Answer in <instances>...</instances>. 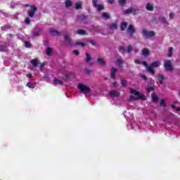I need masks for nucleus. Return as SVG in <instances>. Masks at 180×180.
Instances as JSON below:
<instances>
[{"mask_svg": "<svg viewBox=\"0 0 180 180\" xmlns=\"http://www.w3.org/2000/svg\"><path fill=\"white\" fill-rule=\"evenodd\" d=\"M129 90H130V94H131L136 96H130V101H137L139 100L145 101L146 99L145 96L141 94L139 91H136L134 89L129 88Z\"/></svg>", "mask_w": 180, "mask_h": 180, "instance_id": "1", "label": "nucleus"}, {"mask_svg": "<svg viewBox=\"0 0 180 180\" xmlns=\"http://www.w3.org/2000/svg\"><path fill=\"white\" fill-rule=\"evenodd\" d=\"M97 60H98V63H99V64H101V65L102 66H105L106 64V61L101 58H98Z\"/></svg>", "mask_w": 180, "mask_h": 180, "instance_id": "19", "label": "nucleus"}, {"mask_svg": "<svg viewBox=\"0 0 180 180\" xmlns=\"http://www.w3.org/2000/svg\"><path fill=\"white\" fill-rule=\"evenodd\" d=\"M174 13H169V18H170V20L174 19Z\"/></svg>", "mask_w": 180, "mask_h": 180, "instance_id": "48", "label": "nucleus"}, {"mask_svg": "<svg viewBox=\"0 0 180 180\" xmlns=\"http://www.w3.org/2000/svg\"><path fill=\"white\" fill-rule=\"evenodd\" d=\"M120 5L124 6L127 4V0H119Z\"/></svg>", "mask_w": 180, "mask_h": 180, "instance_id": "36", "label": "nucleus"}, {"mask_svg": "<svg viewBox=\"0 0 180 180\" xmlns=\"http://www.w3.org/2000/svg\"><path fill=\"white\" fill-rule=\"evenodd\" d=\"M39 37V31L33 32L32 39H34L35 37Z\"/></svg>", "mask_w": 180, "mask_h": 180, "instance_id": "32", "label": "nucleus"}, {"mask_svg": "<svg viewBox=\"0 0 180 180\" xmlns=\"http://www.w3.org/2000/svg\"><path fill=\"white\" fill-rule=\"evenodd\" d=\"M65 41L68 42L70 46H74V43L72 41L71 39H70L69 35H65Z\"/></svg>", "mask_w": 180, "mask_h": 180, "instance_id": "12", "label": "nucleus"}, {"mask_svg": "<svg viewBox=\"0 0 180 180\" xmlns=\"http://www.w3.org/2000/svg\"><path fill=\"white\" fill-rule=\"evenodd\" d=\"M30 64L32 65L33 67L34 68H37L38 66V65L40 63L39 61H38V59L36 58V59H32L30 60Z\"/></svg>", "mask_w": 180, "mask_h": 180, "instance_id": "14", "label": "nucleus"}, {"mask_svg": "<svg viewBox=\"0 0 180 180\" xmlns=\"http://www.w3.org/2000/svg\"><path fill=\"white\" fill-rule=\"evenodd\" d=\"M110 96H111V97H120V96L121 95V94L119 91H111L109 93Z\"/></svg>", "mask_w": 180, "mask_h": 180, "instance_id": "10", "label": "nucleus"}, {"mask_svg": "<svg viewBox=\"0 0 180 180\" xmlns=\"http://www.w3.org/2000/svg\"><path fill=\"white\" fill-rule=\"evenodd\" d=\"M25 24H27V25H29V24L30 23V19L29 17H27V18H25Z\"/></svg>", "mask_w": 180, "mask_h": 180, "instance_id": "42", "label": "nucleus"}, {"mask_svg": "<svg viewBox=\"0 0 180 180\" xmlns=\"http://www.w3.org/2000/svg\"><path fill=\"white\" fill-rule=\"evenodd\" d=\"M77 34L79 35H87L86 31L85 30H77Z\"/></svg>", "mask_w": 180, "mask_h": 180, "instance_id": "25", "label": "nucleus"}, {"mask_svg": "<svg viewBox=\"0 0 180 180\" xmlns=\"http://www.w3.org/2000/svg\"><path fill=\"white\" fill-rule=\"evenodd\" d=\"M123 63V61L121 60V59H118V60H117V61H116V64H117V65H122Z\"/></svg>", "mask_w": 180, "mask_h": 180, "instance_id": "43", "label": "nucleus"}, {"mask_svg": "<svg viewBox=\"0 0 180 180\" xmlns=\"http://www.w3.org/2000/svg\"><path fill=\"white\" fill-rule=\"evenodd\" d=\"M141 78L146 80V79H147V76H146L145 75H141Z\"/></svg>", "mask_w": 180, "mask_h": 180, "instance_id": "51", "label": "nucleus"}, {"mask_svg": "<svg viewBox=\"0 0 180 180\" xmlns=\"http://www.w3.org/2000/svg\"><path fill=\"white\" fill-rule=\"evenodd\" d=\"M98 0H91V4L94 8H96L98 12L104 10V6L103 4H98Z\"/></svg>", "mask_w": 180, "mask_h": 180, "instance_id": "3", "label": "nucleus"}, {"mask_svg": "<svg viewBox=\"0 0 180 180\" xmlns=\"http://www.w3.org/2000/svg\"><path fill=\"white\" fill-rule=\"evenodd\" d=\"M89 16L85 15H81L78 16V20L80 22H84V24H87L88 22L86 21L88 20Z\"/></svg>", "mask_w": 180, "mask_h": 180, "instance_id": "8", "label": "nucleus"}, {"mask_svg": "<svg viewBox=\"0 0 180 180\" xmlns=\"http://www.w3.org/2000/svg\"><path fill=\"white\" fill-rule=\"evenodd\" d=\"M31 10L27 11L28 16L33 18L35 15V12L37 11V8L34 5L30 6Z\"/></svg>", "mask_w": 180, "mask_h": 180, "instance_id": "7", "label": "nucleus"}, {"mask_svg": "<svg viewBox=\"0 0 180 180\" xmlns=\"http://www.w3.org/2000/svg\"><path fill=\"white\" fill-rule=\"evenodd\" d=\"M127 32H129L130 35H132L135 33V28L132 25L128 26Z\"/></svg>", "mask_w": 180, "mask_h": 180, "instance_id": "13", "label": "nucleus"}, {"mask_svg": "<svg viewBox=\"0 0 180 180\" xmlns=\"http://www.w3.org/2000/svg\"><path fill=\"white\" fill-rule=\"evenodd\" d=\"M160 105H161L162 107H166V104L165 103L164 99H162L161 101H160Z\"/></svg>", "mask_w": 180, "mask_h": 180, "instance_id": "40", "label": "nucleus"}, {"mask_svg": "<svg viewBox=\"0 0 180 180\" xmlns=\"http://www.w3.org/2000/svg\"><path fill=\"white\" fill-rule=\"evenodd\" d=\"M146 91H148V93H150L151 91H154V88L153 86H148L146 87Z\"/></svg>", "mask_w": 180, "mask_h": 180, "instance_id": "31", "label": "nucleus"}, {"mask_svg": "<svg viewBox=\"0 0 180 180\" xmlns=\"http://www.w3.org/2000/svg\"><path fill=\"white\" fill-rule=\"evenodd\" d=\"M6 51H8V49H6V45H0V51L6 52Z\"/></svg>", "mask_w": 180, "mask_h": 180, "instance_id": "30", "label": "nucleus"}, {"mask_svg": "<svg viewBox=\"0 0 180 180\" xmlns=\"http://www.w3.org/2000/svg\"><path fill=\"white\" fill-rule=\"evenodd\" d=\"M127 27V22H122L120 24V30L124 32L125 29Z\"/></svg>", "mask_w": 180, "mask_h": 180, "instance_id": "18", "label": "nucleus"}, {"mask_svg": "<svg viewBox=\"0 0 180 180\" xmlns=\"http://www.w3.org/2000/svg\"><path fill=\"white\" fill-rule=\"evenodd\" d=\"M143 35L146 39L153 37L155 35V32L153 31L148 32L147 30H143Z\"/></svg>", "mask_w": 180, "mask_h": 180, "instance_id": "6", "label": "nucleus"}, {"mask_svg": "<svg viewBox=\"0 0 180 180\" xmlns=\"http://www.w3.org/2000/svg\"><path fill=\"white\" fill-rule=\"evenodd\" d=\"M75 45H81V46H82V47L85 46V44L82 43V42H77V44H75Z\"/></svg>", "mask_w": 180, "mask_h": 180, "instance_id": "45", "label": "nucleus"}, {"mask_svg": "<svg viewBox=\"0 0 180 180\" xmlns=\"http://www.w3.org/2000/svg\"><path fill=\"white\" fill-rule=\"evenodd\" d=\"M102 18L105 20H109L110 18V15L108 13L103 12L102 13Z\"/></svg>", "mask_w": 180, "mask_h": 180, "instance_id": "24", "label": "nucleus"}, {"mask_svg": "<svg viewBox=\"0 0 180 180\" xmlns=\"http://www.w3.org/2000/svg\"><path fill=\"white\" fill-rule=\"evenodd\" d=\"M133 50L131 45H128L127 50L125 51V53H130L131 51Z\"/></svg>", "mask_w": 180, "mask_h": 180, "instance_id": "34", "label": "nucleus"}, {"mask_svg": "<svg viewBox=\"0 0 180 180\" xmlns=\"http://www.w3.org/2000/svg\"><path fill=\"white\" fill-rule=\"evenodd\" d=\"M179 95H180V91L179 92Z\"/></svg>", "mask_w": 180, "mask_h": 180, "instance_id": "61", "label": "nucleus"}, {"mask_svg": "<svg viewBox=\"0 0 180 180\" xmlns=\"http://www.w3.org/2000/svg\"><path fill=\"white\" fill-rule=\"evenodd\" d=\"M73 54H75V56H79V51L77 50H75V51H73Z\"/></svg>", "mask_w": 180, "mask_h": 180, "instance_id": "47", "label": "nucleus"}, {"mask_svg": "<svg viewBox=\"0 0 180 180\" xmlns=\"http://www.w3.org/2000/svg\"><path fill=\"white\" fill-rule=\"evenodd\" d=\"M57 84L63 85V82L58 79L53 80V85H57Z\"/></svg>", "mask_w": 180, "mask_h": 180, "instance_id": "29", "label": "nucleus"}, {"mask_svg": "<svg viewBox=\"0 0 180 180\" xmlns=\"http://www.w3.org/2000/svg\"><path fill=\"white\" fill-rule=\"evenodd\" d=\"M134 62L136 63V64H138V65H140L141 64V60H139L137 59H136L135 60H134Z\"/></svg>", "mask_w": 180, "mask_h": 180, "instance_id": "52", "label": "nucleus"}, {"mask_svg": "<svg viewBox=\"0 0 180 180\" xmlns=\"http://www.w3.org/2000/svg\"><path fill=\"white\" fill-rule=\"evenodd\" d=\"M119 50L123 51L124 53L127 52V49L124 46H120Z\"/></svg>", "mask_w": 180, "mask_h": 180, "instance_id": "46", "label": "nucleus"}, {"mask_svg": "<svg viewBox=\"0 0 180 180\" xmlns=\"http://www.w3.org/2000/svg\"><path fill=\"white\" fill-rule=\"evenodd\" d=\"M180 111V108H176V112H179Z\"/></svg>", "mask_w": 180, "mask_h": 180, "instance_id": "57", "label": "nucleus"}, {"mask_svg": "<svg viewBox=\"0 0 180 180\" xmlns=\"http://www.w3.org/2000/svg\"><path fill=\"white\" fill-rule=\"evenodd\" d=\"M135 52L137 53V52H138V50H136Z\"/></svg>", "mask_w": 180, "mask_h": 180, "instance_id": "59", "label": "nucleus"}, {"mask_svg": "<svg viewBox=\"0 0 180 180\" xmlns=\"http://www.w3.org/2000/svg\"><path fill=\"white\" fill-rule=\"evenodd\" d=\"M72 6V3L70 0L65 1V6H66V8H70Z\"/></svg>", "mask_w": 180, "mask_h": 180, "instance_id": "22", "label": "nucleus"}, {"mask_svg": "<svg viewBox=\"0 0 180 180\" xmlns=\"http://www.w3.org/2000/svg\"><path fill=\"white\" fill-rule=\"evenodd\" d=\"M107 1L110 4H114L115 3V0H107Z\"/></svg>", "mask_w": 180, "mask_h": 180, "instance_id": "50", "label": "nucleus"}, {"mask_svg": "<svg viewBox=\"0 0 180 180\" xmlns=\"http://www.w3.org/2000/svg\"><path fill=\"white\" fill-rule=\"evenodd\" d=\"M77 88L81 92L85 94H91L92 91V90H91V88L82 84H78Z\"/></svg>", "mask_w": 180, "mask_h": 180, "instance_id": "2", "label": "nucleus"}, {"mask_svg": "<svg viewBox=\"0 0 180 180\" xmlns=\"http://www.w3.org/2000/svg\"><path fill=\"white\" fill-rule=\"evenodd\" d=\"M92 73V70H88L87 71V75H90V74H91Z\"/></svg>", "mask_w": 180, "mask_h": 180, "instance_id": "56", "label": "nucleus"}, {"mask_svg": "<svg viewBox=\"0 0 180 180\" xmlns=\"http://www.w3.org/2000/svg\"><path fill=\"white\" fill-rule=\"evenodd\" d=\"M25 46L27 48H30V47H32V44L30 43V41H25Z\"/></svg>", "mask_w": 180, "mask_h": 180, "instance_id": "39", "label": "nucleus"}, {"mask_svg": "<svg viewBox=\"0 0 180 180\" xmlns=\"http://www.w3.org/2000/svg\"><path fill=\"white\" fill-rule=\"evenodd\" d=\"M173 52H174V48L173 47H169V54H167V58L172 57V53Z\"/></svg>", "mask_w": 180, "mask_h": 180, "instance_id": "27", "label": "nucleus"}, {"mask_svg": "<svg viewBox=\"0 0 180 180\" xmlns=\"http://www.w3.org/2000/svg\"><path fill=\"white\" fill-rule=\"evenodd\" d=\"M160 65H161V63H160L159 60H157V61L152 62L150 66L149 67H151L152 68H158Z\"/></svg>", "mask_w": 180, "mask_h": 180, "instance_id": "15", "label": "nucleus"}, {"mask_svg": "<svg viewBox=\"0 0 180 180\" xmlns=\"http://www.w3.org/2000/svg\"><path fill=\"white\" fill-rule=\"evenodd\" d=\"M82 8V4L80 3H75V9L79 10Z\"/></svg>", "mask_w": 180, "mask_h": 180, "instance_id": "33", "label": "nucleus"}, {"mask_svg": "<svg viewBox=\"0 0 180 180\" xmlns=\"http://www.w3.org/2000/svg\"><path fill=\"white\" fill-rule=\"evenodd\" d=\"M27 77L29 78V79H30V78H32V74H31V73L27 74Z\"/></svg>", "mask_w": 180, "mask_h": 180, "instance_id": "54", "label": "nucleus"}, {"mask_svg": "<svg viewBox=\"0 0 180 180\" xmlns=\"http://www.w3.org/2000/svg\"><path fill=\"white\" fill-rule=\"evenodd\" d=\"M39 65H40V68H43L45 65L44 63H39Z\"/></svg>", "mask_w": 180, "mask_h": 180, "instance_id": "53", "label": "nucleus"}, {"mask_svg": "<svg viewBox=\"0 0 180 180\" xmlns=\"http://www.w3.org/2000/svg\"><path fill=\"white\" fill-rule=\"evenodd\" d=\"M49 33H51L53 37H58L60 35V33H59L56 30L53 29L49 30Z\"/></svg>", "mask_w": 180, "mask_h": 180, "instance_id": "11", "label": "nucleus"}, {"mask_svg": "<svg viewBox=\"0 0 180 180\" xmlns=\"http://www.w3.org/2000/svg\"><path fill=\"white\" fill-rule=\"evenodd\" d=\"M174 104H176V101H174Z\"/></svg>", "mask_w": 180, "mask_h": 180, "instance_id": "60", "label": "nucleus"}, {"mask_svg": "<svg viewBox=\"0 0 180 180\" xmlns=\"http://www.w3.org/2000/svg\"><path fill=\"white\" fill-rule=\"evenodd\" d=\"M141 64H143V66L146 67V68H148V67H150V66H148V63L146 62V61H143V62L141 63Z\"/></svg>", "mask_w": 180, "mask_h": 180, "instance_id": "44", "label": "nucleus"}, {"mask_svg": "<svg viewBox=\"0 0 180 180\" xmlns=\"http://www.w3.org/2000/svg\"><path fill=\"white\" fill-rule=\"evenodd\" d=\"M27 86L28 88L33 89V86H32V83L30 82H27Z\"/></svg>", "mask_w": 180, "mask_h": 180, "instance_id": "49", "label": "nucleus"}, {"mask_svg": "<svg viewBox=\"0 0 180 180\" xmlns=\"http://www.w3.org/2000/svg\"><path fill=\"white\" fill-rule=\"evenodd\" d=\"M160 21H161L162 23H164V24H167V20H166V18H165V17H162V18H161L160 19Z\"/></svg>", "mask_w": 180, "mask_h": 180, "instance_id": "41", "label": "nucleus"}, {"mask_svg": "<svg viewBox=\"0 0 180 180\" xmlns=\"http://www.w3.org/2000/svg\"><path fill=\"white\" fill-rule=\"evenodd\" d=\"M51 53H53V50L51 47H48V49H46V55L50 56Z\"/></svg>", "mask_w": 180, "mask_h": 180, "instance_id": "35", "label": "nucleus"}, {"mask_svg": "<svg viewBox=\"0 0 180 180\" xmlns=\"http://www.w3.org/2000/svg\"><path fill=\"white\" fill-rule=\"evenodd\" d=\"M158 80H159V83L161 84H164V75H158Z\"/></svg>", "mask_w": 180, "mask_h": 180, "instance_id": "17", "label": "nucleus"}, {"mask_svg": "<svg viewBox=\"0 0 180 180\" xmlns=\"http://www.w3.org/2000/svg\"><path fill=\"white\" fill-rule=\"evenodd\" d=\"M164 67L165 70H167L169 72H172V71L174 70V68H172V61L170 60L165 61Z\"/></svg>", "mask_w": 180, "mask_h": 180, "instance_id": "4", "label": "nucleus"}, {"mask_svg": "<svg viewBox=\"0 0 180 180\" xmlns=\"http://www.w3.org/2000/svg\"><path fill=\"white\" fill-rule=\"evenodd\" d=\"M117 85V84L116 82H112V86H113L115 88H116Z\"/></svg>", "mask_w": 180, "mask_h": 180, "instance_id": "55", "label": "nucleus"}, {"mask_svg": "<svg viewBox=\"0 0 180 180\" xmlns=\"http://www.w3.org/2000/svg\"><path fill=\"white\" fill-rule=\"evenodd\" d=\"M121 84H122V85L123 87H125V86H127V80H125V79H122Z\"/></svg>", "mask_w": 180, "mask_h": 180, "instance_id": "38", "label": "nucleus"}, {"mask_svg": "<svg viewBox=\"0 0 180 180\" xmlns=\"http://www.w3.org/2000/svg\"><path fill=\"white\" fill-rule=\"evenodd\" d=\"M139 9L135 8H128L127 10L123 11V14L127 15V14H133L134 15H136L138 14Z\"/></svg>", "mask_w": 180, "mask_h": 180, "instance_id": "5", "label": "nucleus"}, {"mask_svg": "<svg viewBox=\"0 0 180 180\" xmlns=\"http://www.w3.org/2000/svg\"><path fill=\"white\" fill-rule=\"evenodd\" d=\"M151 97H152V101H153L155 103L158 102V97L157 96L156 94H152Z\"/></svg>", "mask_w": 180, "mask_h": 180, "instance_id": "21", "label": "nucleus"}, {"mask_svg": "<svg viewBox=\"0 0 180 180\" xmlns=\"http://www.w3.org/2000/svg\"><path fill=\"white\" fill-rule=\"evenodd\" d=\"M146 70H148V72H150L152 75L155 74V71L154 70V69H153L151 66L146 68Z\"/></svg>", "mask_w": 180, "mask_h": 180, "instance_id": "28", "label": "nucleus"}, {"mask_svg": "<svg viewBox=\"0 0 180 180\" xmlns=\"http://www.w3.org/2000/svg\"><path fill=\"white\" fill-rule=\"evenodd\" d=\"M117 72V70L116 68H115L114 67H112L111 68V79H116V76L115 74Z\"/></svg>", "mask_w": 180, "mask_h": 180, "instance_id": "9", "label": "nucleus"}, {"mask_svg": "<svg viewBox=\"0 0 180 180\" xmlns=\"http://www.w3.org/2000/svg\"><path fill=\"white\" fill-rule=\"evenodd\" d=\"M91 60H92L91 55L89 53H86V63H89Z\"/></svg>", "mask_w": 180, "mask_h": 180, "instance_id": "26", "label": "nucleus"}, {"mask_svg": "<svg viewBox=\"0 0 180 180\" xmlns=\"http://www.w3.org/2000/svg\"><path fill=\"white\" fill-rule=\"evenodd\" d=\"M88 43H90L91 44V46H96V42L95 41H94L93 39H89L87 40Z\"/></svg>", "mask_w": 180, "mask_h": 180, "instance_id": "37", "label": "nucleus"}, {"mask_svg": "<svg viewBox=\"0 0 180 180\" xmlns=\"http://www.w3.org/2000/svg\"><path fill=\"white\" fill-rule=\"evenodd\" d=\"M109 29L111 30H115L117 29V22H112L109 25Z\"/></svg>", "mask_w": 180, "mask_h": 180, "instance_id": "16", "label": "nucleus"}, {"mask_svg": "<svg viewBox=\"0 0 180 180\" xmlns=\"http://www.w3.org/2000/svg\"><path fill=\"white\" fill-rule=\"evenodd\" d=\"M142 54L144 57H147L148 55H150V51H148L146 49H143Z\"/></svg>", "mask_w": 180, "mask_h": 180, "instance_id": "23", "label": "nucleus"}, {"mask_svg": "<svg viewBox=\"0 0 180 180\" xmlns=\"http://www.w3.org/2000/svg\"><path fill=\"white\" fill-rule=\"evenodd\" d=\"M176 108V106L174 105H172V109H175Z\"/></svg>", "mask_w": 180, "mask_h": 180, "instance_id": "58", "label": "nucleus"}, {"mask_svg": "<svg viewBox=\"0 0 180 180\" xmlns=\"http://www.w3.org/2000/svg\"><path fill=\"white\" fill-rule=\"evenodd\" d=\"M146 10L153 12L154 11V8L153 5H150V4L148 3V4H146Z\"/></svg>", "mask_w": 180, "mask_h": 180, "instance_id": "20", "label": "nucleus"}]
</instances>
